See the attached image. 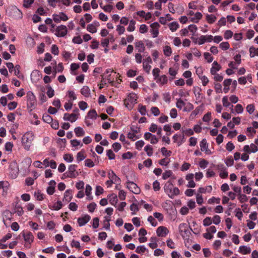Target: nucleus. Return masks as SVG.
<instances>
[{"instance_id":"1","label":"nucleus","mask_w":258,"mask_h":258,"mask_svg":"<svg viewBox=\"0 0 258 258\" xmlns=\"http://www.w3.org/2000/svg\"><path fill=\"white\" fill-rule=\"evenodd\" d=\"M34 140V135L31 132L26 133L22 138V143L25 150L29 151Z\"/></svg>"},{"instance_id":"2","label":"nucleus","mask_w":258,"mask_h":258,"mask_svg":"<svg viewBox=\"0 0 258 258\" xmlns=\"http://www.w3.org/2000/svg\"><path fill=\"white\" fill-rule=\"evenodd\" d=\"M77 167V165L75 164L70 165L69 166L68 171L63 175L71 178H76L79 175V173L76 170Z\"/></svg>"},{"instance_id":"3","label":"nucleus","mask_w":258,"mask_h":258,"mask_svg":"<svg viewBox=\"0 0 258 258\" xmlns=\"http://www.w3.org/2000/svg\"><path fill=\"white\" fill-rule=\"evenodd\" d=\"M27 104L28 108L32 110L35 107L36 103V97L31 91H29L27 93Z\"/></svg>"},{"instance_id":"4","label":"nucleus","mask_w":258,"mask_h":258,"mask_svg":"<svg viewBox=\"0 0 258 258\" xmlns=\"http://www.w3.org/2000/svg\"><path fill=\"white\" fill-rule=\"evenodd\" d=\"M21 234L25 241V246L27 248H30L31 243L33 242L34 238L33 234L30 232L25 233L24 231Z\"/></svg>"},{"instance_id":"5","label":"nucleus","mask_w":258,"mask_h":258,"mask_svg":"<svg viewBox=\"0 0 258 258\" xmlns=\"http://www.w3.org/2000/svg\"><path fill=\"white\" fill-rule=\"evenodd\" d=\"M126 187L127 188L132 192L134 194H139L140 191V188L138 186V185L134 183V182L127 181L126 182Z\"/></svg>"},{"instance_id":"6","label":"nucleus","mask_w":258,"mask_h":258,"mask_svg":"<svg viewBox=\"0 0 258 258\" xmlns=\"http://www.w3.org/2000/svg\"><path fill=\"white\" fill-rule=\"evenodd\" d=\"M179 232L181 235L184 237L185 236H189L190 234V231L188 230L187 225L185 223H181L179 225Z\"/></svg>"},{"instance_id":"7","label":"nucleus","mask_w":258,"mask_h":258,"mask_svg":"<svg viewBox=\"0 0 258 258\" xmlns=\"http://www.w3.org/2000/svg\"><path fill=\"white\" fill-rule=\"evenodd\" d=\"M13 214L14 213H12L9 210H5L4 211L3 213V222L7 227L9 226V224L7 223V221H11L12 220Z\"/></svg>"},{"instance_id":"8","label":"nucleus","mask_w":258,"mask_h":258,"mask_svg":"<svg viewBox=\"0 0 258 258\" xmlns=\"http://www.w3.org/2000/svg\"><path fill=\"white\" fill-rule=\"evenodd\" d=\"M67 27L61 25L56 28L55 34L58 37H64L67 34Z\"/></svg>"},{"instance_id":"9","label":"nucleus","mask_w":258,"mask_h":258,"mask_svg":"<svg viewBox=\"0 0 258 258\" xmlns=\"http://www.w3.org/2000/svg\"><path fill=\"white\" fill-rule=\"evenodd\" d=\"M79 115V114L75 113H73L71 114L66 113L64 114L63 119L64 120H68L71 122H74L78 119Z\"/></svg>"},{"instance_id":"10","label":"nucleus","mask_w":258,"mask_h":258,"mask_svg":"<svg viewBox=\"0 0 258 258\" xmlns=\"http://www.w3.org/2000/svg\"><path fill=\"white\" fill-rule=\"evenodd\" d=\"M150 27L152 28L151 32L153 35V37L154 38L157 37L159 34L158 29L160 27L159 24L158 22H154L150 25Z\"/></svg>"},{"instance_id":"11","label":"nucleus","mask_w":258,"mask_h":258,"mask_svg":"<svg viewBox=\"0 0 258 258\" xmlns=\"http://www.w3.org/2000/svg\"><path fill=\"white\" fill-rule=\"evenodd\" d=\"M157 234L160 237L165 236L169 232L168 229L164 226H159L156 230Z\"/></svg>"},{"instance_id":"12","label":"nucleus","mask_w":258,"mask_h":258,"mask_svg":"<svg viewBox=\"0 0 258 258\" xmlns=\"http://www.w3.org/2000/svg\"><path fill=\"white\" fill-rule=\"evenodd\" d=\"M108 177L109 179H111L112 181L114 182V183H120L121 182L120 179L115 174V173L112 171H110L108 173Z\"/></svg>"},{"instance_id":"13","label":"nucleus","mask_w":258,"mask_h":258,"mask_svg":"<svg viewBox=\"0 0 258 258\" xmlns=\"http://www.w3.org/2000/svg\"><path fill=\"white\" fill-rule=\"evenodd\" d=\"M91 217L89 215H85L82 217H79L78 219V223L80 226L85 225L90 220Z\"/></svg>"},{"instance_id":"14","label":"nucleus","mask_w":258,"mask_h":258,"mask_svg":"<svg viewBox=\"0 0 258 258\" xmlns=\"http://www.w3.org/2000/svg\"><path fill=\"white\" fill-rule=\"evenodd\" d=\"M221 69V66L216 61H214L210 69V73L211 75H215L217 72Z\"/></svg>"},{"instance_id":"15","label":"nucleus","mask_w":258,"mask_h":258,"mask_svg":"<svg viewBox=\"0 0 258 258\" xmlns=\"http://www.w3.org/2000/svg\"><path fill=\"white\" fill-rule=\"evenodd\" d=\"M72 190L71 189L67 190L64 194V197L63 201H65L67 203L70 202L72 199Z\"/></svg>"},{"instance_id":"16","label":"nucleus","mask_w":258,"mask_h":258,"mask_svg":"<svg viewBox=\"0 0 258 258\" xmlns=\"http://www.w3.org/2000/svg\"><path fill=\"white\" fill-rule=\"evenodd\" d=\"M135 47L138 49L139 52H143L145 50V46L142 41H136L135 42Z\"/></svg>"},{"instance_id":"17","label":"nucleus","mask_w":258,"mask_h":258,"mask_svg":"<svg viewBox=\"0 0 258 258\" xmlns=\"http://www.w3.org/2000/svg\"><path fill=\"white\" fill-rule=\"evenodd\" d=\"M137 95L135 93H130L126 99H125V100L130 102L131 104L135 103L137 102Z\"/></svg>"},{"instance_id":"18","label":"nucleus","mask_w":258,"mask_h":258,"mask_svg":"<svg viewBox=\"0 0 258 258\" xmlns=\"http://www.w3.org/2000/svg\"><path fill=\"white\" fill-rule=\"evenodd\" d=\"M238 251L242 254H247L251 252V248L247 246H240L239 248Z\"/></svg>"},{"instance_id":"19","label":"nucleus","mask_w":258,"mask_h":258,"mask_svg":"<svg viewBox=\"0 0 258 258\" xmlns=\"http://www.w3.org/2000/svg\"><path fill=\"white\" fill-rule=\"evenodd\" d=\"M232 82L231 79H225L223 82L224 89L223 91L225 93H227L229 90V86L231 85Z\"/></svg>"},{"instance_id":"20","label":"nucleus","mask_w":258,"mask_h":258,"mask_svg":"<svg viewBox=\"0 0 258 258\" xmlns=\"http://www.w3.org/2000/svg\"><path fill=\"white\" fill-rule=\"evenodd\" d=\"M172 183L169 181L167 183H166L164 186V189L165 192L168 195V194H170L172 191Z\"/></svg>"},{"instance_id":"21","label":"nucleus","mask_w":258,"mask_h":258,"mask_svg":"<svg viewBox=\"0 0 258 258\" xmlns=\"http://www.w3.org/2000/svg\"><path fill=\"white\" fill-rule=\"evenodd\" d=\"M74 132L77 137H82L85 135V131L83 128L78 126L75 128Z\"/></svg>"},{"instance_id":"22","label":"nucleus","mask_w":258,"mask_h":258,"mask_svg":"<svg viewBox=\"0 0 258 258\" xmlns=\"http://www.w3.org/2000/svg\"><path fill=\"white\" fill-rule=\"evenodd\" d=\"M90 90L88 86H84L81 90V93L85 97H89L90 94Z\"/></svg>"},{"instance_id":"23","label":"nucleus","mask_w":258,"mask_h":258,"mask_svg":"<svg viewBox=\"0 0 258 258\" xmlns=\"http://www.w3.org/2000/svg\"><path fill=\"white\" fill-rule=\"evenodd\" d=\"M202 14L200 12H197L195 14V17L191 18V21L195 23H198L202 18Z\"/></svg>"},{"instance_id":"24","label":"nucleus","mask_w":258,"mask_h":258,"mask_svg":"<svg viewBox=\"0 0 258 258\" xmlns=\"http://www.w3.org/2000/svg\"><path fill=\"white\" fill-rule=\"evenodd\" d=\"M179 27V25L176 22H173L169 24V27L172 32H175Z\"/></svg>"},{"instance_id":"25","label":"nucleus","mask_w":258,"mask_h":258,"mask_svg":"<svg viewBox=\"0 0 258 258\" xmlns=\"http://www.w3.org/2000/svg\"><path fill=\"white\" fill-rule=\"evenodd\" d=\"M180 191L178 187H174L172 189V191L170 194H168L170 198L173 199L174 196L179 195Z\"/></svg>"},{"instance_id":"26","label":"nucleus","mask_w":258,"mask_h":258,"mask_svg":"<svg viewBox=\"0 0 258 258\" xmlns=\"http://www.w3.org/2000/svg\"><path fill=\"white\" fill-rule=\"evenodd\" d=\"M85 151L82 150L80 152L77 153V160L78 162L83 160L85 158V156L84 155Z\"/></svg>"},{"instance_id":"27","label":"nucleus","mask_w":258,"mask_h":258,"mask_svg":"<svg viewBox=\"0 0 258 258\" xmlns=\"http://www.w3.org/2000/svg\"><path fill=\"white\" fill-rule=\"evenodd\" d=\"M249 50L251 57H253L255 55L258 56V48L256 49L253 46H251Z\"/></svg>"},{"instance_id":"28","label":"nucleus","mask_w":258,"mask_h":258,"mask_svg":"<svg viewBox=\"0 0 258 258\" xmlns=\"http://www.w3.org/2000/svg\"><path fill=\"white\" fill-rule=\"evenodd\" d=\"M17 213L19 216H22L24 213L22 207L20 205H16L14 213Z\"/></svg>"},{"instance_id":"29","label":"nucleus","mask_w":258,"mask_h":258,"mask_svg":"<svg viewBox=\"0 0 258 258\" xmlns=\"http://www.w3.org/2000/svg\"><path fill=\"white\" fill-rule=\"evenodd\" d=\"M216 17L213 15L207 14L206 15V20L209 24H213L215 22Z\"/></svg>"},{"instance_id":"30","label":"nucleus","mask_w":258,"mask_h":258,"mask_svg":"<svg viewBox=\"0 0 258 258\" xmlns=\"http://www.w3.org/2000/svg\"><path fill=\"white\" fill-rule=\"evenodd\" d=\"M168 82V78L165 75H162L159 77L157 82L160 83L162 85L166 84Z\"/></svg>"},{"instance_id":"31","label":"nucleus","mask_w":258,"mask_h":258,"mask_svg":"<svg viewBox=\"0 0 258 258\" xmlns=\"http://www.w3.org/2000/svg\"><path fill=\"white\" fill-rule=\"evenodd\" d=\"M200 146L201 147V150L202 151H204L205 149L208 148V146L207 143V140L206 139H203L200 143Z\"/></svg>"},{"instance_id":"32","label":"nucleus","mask_w":258,"mask_h":258,"mask_svg":"<svg viewBox=\"0 0 258 258\" xmlns=\"http://www.w3.org/2000/svg\"><path fill=\"white\" fill-rule=\"evenodd\" d=\"M144 150L146 152L148 156L150 157L153 155V149L151 145H148L146 146L144 148Z\"/></svg>"},{"instance_id":"33","label":"nucleus","mask_w":258,"mask_h":258,"mask_svg":"<svg viewBox=\"0 0 258 258\" xmlns=\"http://www.w3.org/2000/svg\"><path fill=\"white\" fill-rule=\"evenodd\" d=\"M109 202L112 205H115L117 203V196L115 194H112L109 196Z\"/></svg>"},{"instance_id":"34","label":"nucleus","mask_w":258,"mask_h":258,"mask_svg":"<svg viewBox=\"0 0 258 258\" xmlns=\"http://www.w3.org/2000/svg\"><path fill=\"white\" fill-rule=\"evenodd\" d=\"M43 120L48 123H51L53 119L50 115L48 114H44L42 117Z\"/></svg>"},{"instance_id":"35","label":"nucleus","mask_w":258,"mask_h":258,"mask_svg":"<svg viewBox=\"0 0 258 258\" xmlns=\"http://www.w3.org/2000/svg\"><path fill=\"white\" fill-rule=\"evenodd\" d=\"M135 24L136 21L132 20L130 22L129 25L127 28V30L129 32H132L135 30Z\"/></svg>"},{"instance_id":"36","label":"nucleus","mask_w":258,"mask_h":258,"mask_svg":"<svg viewBox=\"0 0 258 258\" xmlns=\"http://www.w3.org/2000/svg\"><path fill=\"white\" fill-rule=\"evenodd\" d=\"M97 116V114L95 109H92L88 113V116L91 119H96Z\"/></svg>"},{"instance_id":"37","label":"nucleus","mask_w":258,"mask_h":258,"mask_svg":"<svg viewBox=\"0 0 258 258\" xmlns=\"http://www.w3.org/2000/svg\"><path fill=\"white\" fill-rule=\"evenodd\" d=\"M87 30L89 32H90V33H94L96 32V31H97V29H96V26L95 25H94L93 24H89L87 26Z\"/></svg>"},{"instance_id":"38","label":"nucleus","mask_w":258,"mask_h":258,"mask_svg":"<svg viewBox=\"0 0 258 258\" xmlns=\"http://www.w3.org/2000/svg\"><path fill=\"white\" fill-rule=\"evenodd\" d=\"M63 159L67 162H71L73 161V156L71 154H66L63 155Z\"/></svg>"},{"instance_id":"39","label":"nucleus","mask_w":258,"mask_h":258,"mask_svg":"<svg viewBox=\"0 0 258 258\" xmlns=\"http://www.w3.org/2000/svg\"><path fill=\"white\" fill-rule=\"evenodd\" d=\"M164 53L166 56H169L172 53V50L169 46H166L164 48Z\"/></svg>"},{"instance_id":"40","label":"nucleus","mask_w":258,"mask_h":258,"mask_svg":"<svg viewBox=\"0 0 258 258\" xmlns=\"http://www.w3.org/2000/svg\"><path fill=\"white\" fill-rule=\"evenodd\" d=\"M130 210L133 212L132 215H134L139 211V209L137 204L133 203L130 206Z\"/></svg>"},{"instance_id":"41","label":"nucleus","mask_w":258,"mask_h":258,"mask_svg":"<svg viewBox=\"0 0 258 258\" xmlns=\"http://www.w3.org/2000/svg\"><path fill=\"white\" fill-rule=\"evenodd\" d=\"M214 89L217 93H222V86L218 83H214Z\"/></svg>"},{"instance_id":"42","label":"nucleus","mask_w":258,"mask_h":258,"mask_svg":"<svg viewBox=\"0 0 258 258\" xmlns=\"http://www.w3.org/2000/svg\"><path fill=\"white\" fill-rule=\"evenodd\" d=\"M141 135H136L135 133H129L127 134V138L132 141H135L137 139H139Z\"/></svg>"},{"instance_id":"43","label":"nucleus","mask_w":258,"mask_h":258,"mask_svg":"<svg viewBox=\"0 0 258 258\" xmlns=\"http://www.w3.org/2000/svg\"><path fill=\"white\" fill-rule=\"evenodd\" d=\"M145 144L143 140H140L136 143V148L138 150H141Z\"/></svg>"},{"instance_id":"44","label":"nucleus","mask_w":258,"mask_h":258,"mask_svg":"<svg viewBox=\"0 0 258 258\" xmlns=\"http://www.w3.org/2000/svg\"><path fill=\"white\" fill-rule=\"evenodd\" d=\"M172 172L170 170L165 171L162 175L163 179L164 180L167 179L172 175Z\"/></svg>"},{"instance_id":"45","label":"nucleus","mask_w":258,"mask_h":258,"mask_svg":"<svg viewBox=\"0 0 258 258\" xmlns=\"http://www.w3.org/2000/svg\"><path fill=\"white\" fill-rule=\"evenodd\" d=\"M232 36L233 32L230 30H227L225 31L224 34V38L227 40L231 38L232 37Z\"/></svg>"},{"instance_id":"46","label":"nucleus","mask_w":258,"mask_h":258,"mask_svg":"<svg viewBox=\"0 0 258 258\" xmlns=\"http://www.w3.org/2000/svg\"><path fill=\"white\" fill-rule=\"evenodd\" d=\"M146 248L144 245L139 246L136 249V252L138 253H142L145 252Z\"/></svg>"},{"instance_id":"47","label":"nucleus","mask_w":258,"mask_h":258,"mask_svg":"<svg viewBox=\"0 0 258 258\" xmlns=\"http://www.w3.org/2000/svg\"><path fill=\"white\" fill-rule=\"evenodd\" d=\"M185 105L184 102L180 98L177 100L176 106L178 108L181 109Z\"/></svg>"},{"instance_id":"48","label":"nucleus","mask_w":258,"mask_h":258,"mask_svg":"<svg viewBox=\"0 0 258 258\" xmlns=\"http://www.w3.org/2000/svg\"><path fill=\"white\" fill-rule=\"evenodd\" d=\"M225 163L227 166H231L234 164V160L232 158V156H229L227 158V159L225 160Z\"/></svg>"},{"instance_id":"49","label":"nucleus","mask_w":258,"mask_h":258,"mask_svg":"<svg viewBox=\"0 0 258 258\" xmlns=\"http://www.w3.org/2000/svg\"><path fill=\"white\" fill-rule=\"evenodd\" d=\"M204 57L207 60L208 62L210 63L213 60V57L211 56V55L209 52H205L204 53Z\"/></svg>"},{"instance_id":"50","label":"nucleus","mask_w":258,"mask_h":258,"mask_svg":"<svg viewBox=\"0 0 258 258\" xmlns=\"http://www.w3.org/2000/svg\"><path fill=\"white\" fill-rule=\"evenodd\" d=\"M139 111L142 115H145L146 113V107L145 106L140 104L139 105Z\"/></svg>"},{"instance_id":"51","label":"nucleus","mask_w":258,"mask_h":258,"mask_svg":"<svg viewBox=\"0 0 258 258\" xmlns=\"http://www.w3.org/2000/svg\"><path fill=\"white\" fill-rule=\"evenodd\" d=\"M246 111L249 113L252 114L255 109V107L253 104H248L246 108Z\"/></svg>"},{"instance_id":"52","label":"nucleus","mask_w":258,"mask_h":258,"mask_svg":"<svg viewBox=\"0 0 258 258\" xmlns=\"http://www.w3.org/2000/svg\"><path fill=\"white\" fill-rule=\"evenodd\" d=\"M212 223V219L210 217H207L203 220V225L204 226H208Z\"/></svg>"},{"instance_id":"53","label":"nucleus","mask_w":258,"mask_h":258,"mask_svg":"<svg viewBox=\"0 0 258 258\" xmlns=\"http://www.w3.org/2000/svg\"><path fill=\"white\" fill-rule=\"evenodd\" d=\"M148 221L151 223V224L154 226L155 227L157 225V222L155 220L154 217H153L152 216H150L148 218Z\"/></svg>"},{"instance_id":"54","label":"nucleus","mask_w":258,"mask_h":258,"mask_svg":"<svg viewBox=\"0 0 258 258\" xmlns=\"http://www.w3.org/2000/svg\"><path fill=\"white\" fill-rule=\"evenodd\" d=\"M208 164L209 163L207 160L205 159H202L199 163V165L201 168L205 169L207 167Z\"/></svg>"},{"instance_id":"55","label":"nucleus","mask_w":258,"mask_h":258,"mask_svg":"<svg viewBox=\"0 0 258 258\" xmlns=\"http://www.w3.org/2000/svg\"><path fill=\"white\" fill-rule=\"evenodd\" d=\"M235 148L234 144L231 142H228L226 145V149L227 151L231 152Z\"/></svg>"},{"instance_id":"56","label":"nucleus","mask_w":258,"mask_h":258,"mask_svg":"<svg viewBox=\"0 0 258 258\" xmlns=\"http://www.w3.org/2000/svg\"><path fill=\"white\" fill-rule=\"evenodd\" d=\"M161 151L164 156H170L171 154V152L170 151H168L165 147H162L161 149Z\"/></svg>"},{"instance_id":"57","label":"nucleus","mask_w":258,"mask_h":258,"mask_svg":"<svg viewBox=\"0 0 258 258\" xmlns=\"http://www.w3.org/2000/svg\"><path fill=\"white\" fill-rule=\"evenodd\" d=\"M96 204L94 202H93L88 205L87 208L90 212H93L96 208Z\"/></svg>"},{"instance_id":"58","label":"nucleus","mask_w":258,"mask_h":258,"mask_svg":"<svg viewBox=\"0 0 258 258\" xmlns=\"http://www.w3.org/2000/svg\"><path fill=\"white\" fill-rule=\"evenodd\" d=\"M108 158L110 160L114 159L115 157V155L114 153L113 152V151L111 150H108L107 151V154H106Z\"/></svg>"},{"instance_id":"59","label":"nucleus","mask_w":258,"mask_h":258,"mask_svg":"<svg viewBox=\"0 0 258 258\" xmlns=\"http://www.w3.org/2000/svg\"><path fill=\"white\" fill-rule=\"evenodd\" d=\"M220 202V198H216L214 197H213L212 198H210L208 200V203L212 204L214 203H216L217 204H219Z\"/></svg>"},{"instance_id":"60","label":"nucleus","mask_w":258,"mask_h":258,"mask_svg":"<svg viewBox=\"0 0 258 258\" xmlns=\"http://www.w3.org/2000/svg\"><path fill=\"white\" fill-rule=\"evenodd\" d=\"M220 47L222 50H227L229 48V44L228 42H223L220 44Z\"/></svg>"},{"instance_id":"61","label":"nucleus","mask_w":258,"mask_h":258,"mask_svg":"<svg viewBox=\"0 0 258 258\" xmlns=\"http://www.w3.org/2000/svg\"><path fill=\"white\" fill-rule=\"evenodd\" d=\"M226 23V18L224 17H222L218 22L217 25L220 27L223 26H225Z\"/></svg>"},{"instance_id":"62","label":"nucleus","mask_w":258,"mask_h":258,"mask_svg":"<svg viewBox=\"0 0 258 258\" xmlns=\"http://www.w3.org/2000/svg\"><path fill=\"white\" fill-rule=\"evenodd\" d=\"M214 76L213 79L216 82H221L223 79V77L219 74L216 73Z\"/></svg>"},{"instance_id":"63","label":"nucleus","mask_w":258,"mask_h":258,"mask_svg":"<svg viewBox=\"0 0 258 258\" xmlns=\"http://www.w3.org/2000/svg\"><path fill=\"white\" fill-rule=\"evenodd\" d=\"M112 147L113 150L117 152L121 149V146L119 143L116 142L113 144Z\"/></svg>"},{"instance_id":"64","label":"nucleus","mask_w":258,"mask_h":258,"mask_svg":"<svg viewBox=\"0 0 258 258\" xmlns=\"http://www.w3.org/2000/svg\"><path fill=\"white\" fill-rule=\"evenodd\" d=\"M238 199L240 203H243L246 202L248 200L246 195L243 194H240L238 195Z\"/></svg>"}]
</instances>
